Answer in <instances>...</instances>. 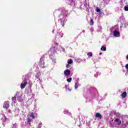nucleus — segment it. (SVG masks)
I'll use <instances>...</instances> for the list:
<instances>
[{
	"label": "nucleus",
	"instance_id": "obj_12",
	"mask_svg": "<svg viewBox=\"0 0 128 128\" xmlns=\"http://www.w3.org/2000/svg\"><path fill=\"white\" fill-rule=\"evenodd\" d=\"M87 56H88V58H92V52H89L87 54Z\"/></svg>",
	"mask_w": 128,
	"mask_h": 128
},
{
	"label": "nucleus",
	"instance_id": "obj_4",
	"mask_svg": "<svg viewBox=\"0 0 128 128\" xmlns=\"http://www.w3.org/2000/svg\"><path fill=\"white\" fill-rule=\"evenodd\" d=\"M40 66H42V68H44V62H42V58L40 59V61L39 62Z\"/></svg>",
	"mask_w": 128,
	"mask_h": 128
},
{
	"label": "nucleus",
	"instance_id": "obj_20",
	"mask_svg": "<svg viewBox=\"0 0 128 128\" xmlns=\"http://www.w3.org/2000/svg\"><path fill=\"white\" fill-rule=\"evenodd\" d=\"M32 118H27V122H32Z\"/></svg>",
	"mask_w": 128,
	"mask_h": 128
},
{
	"label": "nucleus",
	"instance_id": "obj_26",
	"mask_svg": "<svg viewBox=\"0 0 128 128\" xmlns=\"http://www.w3.org/2000/svg\"><path fill=\"white\" fill-rule=\"evenodd\" d=\"M102 54V52H100V54H100V56L101 55V54Z\"/></svg>",
	"mask_w": 128,
	"mask_h": 128
},
{
	"label": "nucleus",
	"instance_id": "obj_21",
	"mask_svg": "<svg viewBox=\"0 0 128 128\" xmlns=\"http://www.w3.org/2000/svg\"><path fill=\"white\" fill-rule=\"evenodd\" d=\"M124 10H126V12H128V6H125L124 7Z\"/></svg>",
	"mask_w": 128,
	"mask_h": 128
},
{
	"label": "nucleus",
	"instance_id": "obj_5",
	"mask_svg": "<svg viewBox=\"0 0 128 128\" xmlns=\"http://www.w3.org/2000/svg\"><path fill=\"white\" fill-rule=\"evenodd\" d=\"M114 36H116V38L120 36V32H118L117 30H114Z\"/></svg>",
	"mask_w": 128,
	"mask_h": 128
},
{
	"label": "nucleus",
	"instance_id": "obj_25",
	"mask_svg": "<svg viewBox=\"0 0 128 128\" xmlns=\"http://www.w3.org/2000/svg\"><path fill=\"white\" fill-rule=\"evenodd\" d=\"M63 36H64V34H62V35L61 36H59V38H62Z\"/></svg>",
	"mask_w": 128,
	"mask_h": 128
},
{
	"label": "nucleus",
	"instance_id": "obj_16",
	"mask_svg": "<svg viewBox=\"0 0 128 128\" xmlns=\"http://www.w3.org/2000/svg\"><path fill=\"white\" fill-rule=\"evenodd\" d=\"M90 25L94 26V19L92 18L90 20Z\"/></svg>",
	"mask_w": 128,
	"mask_h": 128
},
{
	"label": "nucleus",
	"instance_id": "obj_32",
	"mask_svg": "<svg viewBox=\"0 0 128 128\" xmlns=\"http://www.w3.org/2000/svg\"><path fill=\"white\" fill-rule=\"evenodd\" d=\"M4 117H5V118H6V116H4Z\"/></svg>",
	"mask_w": 128,
	"mask_h": 128
},
{
	"label": "nucleus",
	"instance_id": "obj_31",
	"mask_svg": "<svg viewBox=\"0 0 128 128\" xmlns=\"http://www.w3.org/2000/svg\"><path fill=\"white\" fill-rule=\"evenodd\" d=\"M64 12V10H62V12Z\"/></svg>",
	"mask_w": 128,
	"mask_h": 128
},
{
	"label": "nucleus",
	"instance_id": "obj_8",
	"mask_svg": "<svg viewBox=\"0 0 128 128\" xmlns=\"http://www.w3.org/2000/svg\"><path fill=\"white\" fill-rule=\"evenodd\" d=\"M12 102H13V104H16V96L12 97Z\"/></svg>",
	"mask_w": 128,
	"mask_h": 128
},
{
	"label": "nucleus",
	"instance_id": "obj_23",
	"mask_svg": "<svg viewBox=\"0 0 128 128\" xmlns=\"http://www.w3.org/2000/svg\"><path fill=\"white\" fill-rule=\"evenodd\" d=\"M70 64H66V68H70Z\"/></svg>",
	"mask_w": 128,
	"mask_h": 128
},
{
	"label": "nucleus",
	"instance_id": "obj_9",
	"mask_svg": "<svg viewBox=\"0 0 128 128\" xmlns=\"http://www.w3.org/2000/svg\"><path fill=\"white\" fill-rule=\"evenodd\" d=\"M122 98H125L126 97V92H124L122 94H121Z\"/></svg>",
	"mask_w": 128,
	"mask_h": 128
},
{
	"label": "nucleus",
	"instance_id": "obj_7",
	"mask_svg": "<svg viewBox=\"0 0 128 128\" xmlns=\"http://www.w3.org/2000/svg\"><path fill=\"white\" fill-rule=\"evenodd\" d=\"M95 116L96 118H100V120H102V114H100L98 112L96 113V114L95 115Z\"/></svg>",
	"mask_w": 128,
	"mask_h": 128
},
{
	"label": "nucleus",
	"instance_id": "obj_17",
	"mask_svg": "<svg viewBox=\"0 0 128 128\" xmlns=\"http://www.w3.org/2000/svg\"><path fill=\"white\" fill-rule=\"evenodd\" d=\"M40 73H37L36 75V78H38V80H40Z\"/></svg>",
	"mask_w": 128,
	"mask_h": 128
},
{
	"label": "nucleus",
	"instance_id": "obj_18",
	"mask_svg": "<svg viewBox=\"0 0 128 128\" xmlns=\"http://www.w3.org/2000/svg\"><path fill=\"white\" fill-rule=\"evenodd\" d=\"M96 12H100V9L98 7H96Z\"/></svg>",
	"mask_w": 128,
	"mask_h": 128
},
{
	"label": "nucleus",
	"instance_id": "obj_22",
	"mask_svg": "<svg viewBox=\"0 0 128 128\" xmlns=\"http://www.w3.org/2000/svg\"><path fill=\"white\" fill-rule=\"evenodd\" d=\"M42 122H40L38 125V128H42Z\"/></svg>",
	"mask_w": 128,
	"mask_h": 128
},
{
	"label": "nucleus",
	"instance_id": "obj_33",
	"mask_svg": "<svg viewBox=\"0 0 128 128\" xmlns=\"http://www.w3.org/2000/svg\"><path fill=\"white\" fill-rule=\"evenodd\" d=\"M62 26H64V25H62Z\"/></svg>",
	"mask_w": 128,
	"mask_h": 128
},
{
	"label": "nucleus",
	"instance_id": "obj_10",
	"mask_svg": "<svg viewBox=\"0 0 128 128\" xmlns=\"http://www.w3.org/2000/svg\"><path fill=\"white\" fill-rule=\"evenodd\" d=\"M18 100L19 102H22V95L18 96Z\"/></svg>",
	"mask_w": 128,
	"mask_h": 128
},
{
	"label": "nucleus",
	"instance_id": "obj_28",
	"mask_svg": "<svg viewBox=\"0 0 128 128\" xmlns=\"http://www.w3.org/2000/svg\"><path fill=\"white\" fill-rule=\"evenodd\" d=\"M126 58V60H128V55H127Z\"/></svg>",
	"mask_w": 128,
	"mask_h": 128
},
{
	"label": "nucleus",
	"instance_id": "obj_27",
	"mask_svg": "<svg viewBox=\"0 0 128 128\" xmlns=\"http://www.w3.org/2000/svg\"><path fill=\"white\" fill-rule=\"evenodd\" d=\"M56 46H58V44L56 43Z\"/></svg>",
	"mask_w": 128,
	"mask_h": 128
},
{
	"label": "nucleus",
	"instance_id": "obj_13",
	"mask_svg": "<svg viewBox=\"0 0 128 128\" xmlns=\"http://www.w3.org/2000/svg\"><path fill=\"white\" fill-rule=\"evenodd\" d=\"M78 82L75 83L74 85L75 90H78Z\"/></svg>",
	"mask_w": 128,
	"mask_h": 128
},
{
	"label": "nucleus",
	"instance_id": "obj_19",
	"mask_svg": "<svg viewBox=\"0 0 128 128\" xmlns=\"http://www.w3.org/2000/svg\"><path fill=\"white\" fill-rule=\"evenodd\" d=\"M72 78H68L67 79V82H72Z\"/></svg>",
	"mask_w": 128,
	"mask_h": 128
},
{
	"label": "nucleus",
	"instance_id": "obj_29",
	"mask_svg": "<svg viewBox=\"0 0 128 128\" xmlns=\"http://www.w3.org/2000/svg\"><path fill=\"white\" fill-rule=\"evenodd\" d=\"M18 93H16V96H18Z\"/></svg>",
	"mask_w": 128,
	"mask_h": 128
},
{
	"label": "nucleus",
	"instance_id": "obj_3",
	"mask_svg": "<svg viewBox=\"0 0 128 128\" xmlns=\"http://www.w3.org/2000/svg\"><path fill=\"white\" fill-rule=\"evenodd\" d=\"M64 74L66 76H70V70H66L64 71Z\"/></svg>",
	"mask_w": 128,
	"mask_h": 128
},
{
	"label": "nucleus",
	"instance_id": "obj_2",
	"mask_svg": "<svg viewBox=\"0 0 128 128\" xmlns=\"http://www.w3.org/2000/svg\"><path fill=\"white\" fill-rule=\"evenodd\" d=\"M4 108L8 110L10 108V102L6 101L4 102Z\"/></svg>",
	"mask_w": 128,
	"mask_h": 128
},
{
	"label": "nucleus",
	"instance_id": "obj_14",
	"mask_svg": "<svg viewBox=\"0 0 128 128\" xmlns=\"http://www.w3.org/2000/svg\"><path fill=\"white\" fill-rule=\"evenodd\" d=\"M73 62L72 60V59H70L68 60V64H72V63Z\"/></svg>",
	"mask_w": 128,
	"mask_h": 128
},
{
	"label": "nucleus",
	"instance_id": "obj_1",
	"mask_svg": "<svg viewBox=\"0 0 128 128\" xmlns=\"http://www.w3.org/2000/svg\"><path fill=\"white\" fill-rule=\"evenodd\" d=\"M23 82H22L20 84V88L22 90L24 88L26 84H28V82H26V79L25 78Z\"/></svg>",
	"mask_w": 128,
	"mask_h": 128
},
{
	"label": "nucleus",
	"instance_id": "obj_15",
	"mask_svg": "<svg viewBox=\"0 0 128 128\" xmlns=\"http://www.w3.org/2000/svg\"><path fill=\"white\" fill-rule=\"evenodd\" d=\"M30 118H36V116H34V113L32 112V113L30 114Z\"/></svg>",
	"mask_w": 128,
	"mask_h": 128
},
{
	"label": "nucleus",
	"instance_id": "obj_11",
	"mask_svg": "<svg viewBox=\"0 0 128 128\" xmlns=\"http://www.w3.org/2000/svg\"><path fill=\"white\" fill-rule=\"evenodd\" d=\"M100 50H102V52H106V47L102 46Z\"/></svg>",
	"mask_w": 128,
	"mask_h": 128
},
{
	"label": "nucleus",
	"instance_id": "obj_24",
	"mask_svg": "<svg viewBox=\"0 0 128 128\" xmlns=\"http://www.w3.org/2000/svg\"><path fill=\"white\" fill-rule=\"evenodd\" d=\"M125 67L126 68L127 70H128V64H126V65Z\"/></svg>",
	"mask_w": 128,
	"mask_h": 128
},
{
	"label": "nucleus",
	"instance_id": "obj_30",
	"mask_svg": "<svg viewBox=\"0 0 128 128\" xmlns=\"http://www.w3.org/2000/svg\"><path fill=\"white\" fill-rule=\"evenodd\" d=\"M70 92L72 91V89H69Z\"/></svg>",
	"mask_w": 128,
	"mask_h": 128
},
{
	"label": "nucleus",
	"instance_id": "obj_6",
	"mask_svg": "<svg viewBox=\"0 0 128 128\" xmlns=\"http://www.w3.org/2000/svg\"><path fill=\"white\" fill-rule=\"evenodd\" d=\"M114 122H116V124H118V126H120V124H122V121L120 120V118H116L114 120Z\"/></svg>",
	"mask_w": 128,
	"mask_h": 128
}]
</instances>
